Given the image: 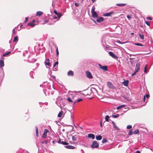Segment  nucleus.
I'll return each mask as SVG.
<instances>
[{
    "mask_svg": "<svg viewBox=\"0 0 153 153\" xmlns=\"http://www.w3.org/2000/svg\"><path fill=\"white\" fill-rule=\"evenodd\" d=\"M112 123L115 129H116L117 130H120V129L116 125L115 123L114 122V121H113L112 122Z\"/></svg>",
    "mask_w": 153,
    "mask_h": 153,
    "instance_id": "15",
    "label": "nucleus"
},
{
    "mask_svg": "<svg viewBox=\"0 0 153 153\" xmlns=\"http://www.w3.org/2000/svg\"><path fill=\"white\" fill-rule=\"evenodd\" d=\"M36 136L37 137H38L39 136V131H38V129L37 127H36Z\"/></svg>",
    "mask_w": 153,
    "mask_h": 153,
    "instance_id": "25",
    "label": "nucleus"
},
{
    "mask_svg": "<svg viewBox=\"0 0 153 153\" xmlns=\"http://www.w3.org/2000/svg\"><path fill=\"white\" fill-rule=\"evenodd\" d=\"M147 19L149 20H151L152 19V18L150 17H148L147 18Z\"/></svg>",
    "mask_w": 153,
    "mask_h": 153,
    "instance_id": "48",
    "label": "nucleus"
},
{
    "mask_svg": "<svg viewBox=\"0 0 153 153\" xmlns=\"http://www.w3.org/2000/svg\"><path fill=\"white\" fill-rule=\"evenodd\" d=\"M92 14V16L94 18H97L98 16L97 14V13L96 12H91Z\"/></svg>",
    "mask_w": 153,
    "mask_h": 153,
    "instance_id": "16",
    "label": "nucleus"
},
{
    "mask_svg": "<svg viewBox=\"0 0 153 153\" xmlns=\"http://www.w3.org/2000/svg\"><path fill=\"white\" fill-rule=\"evenodd\" d=\"M99 145L97 141H94L92 142L91 146L93 148H97L99 147Z\"/></svg>",
    "mask_w": 153,
    "mask_h": 153,
    "instance_id": "2",
    "label": "nucleus"
},
{
    "mask_svg": "<svg viewBox=\"0 0 153 153\" xmlns=\"http://www.w3.org/2000/svg\"><path fill=\"white\" fill-rule=\"evenodd\" d=\"M56 65H55V64L54 65H53V67H55Z\"/></svg>",
    "mask_w": 153,
    "mask_h": 153,
    "instance_id": "62",
    "label": "nucleus"
},
{
    "mask_svg": "<svg viewBox=\"0 0 153 153\" xmlns=\"http://www.w3.org/2000/svg\"><path fill=\"white\" fill-rule=\"evenodd\" d=\"M86 74L87 77L89 78H91L93 77L91 73L89 71H87L86 72Z\"/></svg>",
    "mask_w": 153,
    "mask_h": 153,
    "instance_id": "9",
    "label": "nucleus"
},
{
    "mask_svg": "<svg viewBox=\"0 0 153 153\" xmlns=\"http://www.w3.org/2000/svg\"><path fill=\"white\" fill-rule=\"evenodd\" d=\"M58 143H59V144H62L64 145H68L69 143H68L63 141H61V139L59 138V140L58 141Z\"/></svg>",
    "mask_w": 153,
    "mask_h": 153,
    "instance_id": "7",
    "label": "nucleus"
},
{
    "mask_svg": "<svg viewBox=\"0 0 153 153\" xmlns=\"http://www.w3.org/2000/svg\"><path fill=\"white\" fill-rule=\"evenodd\" d=\"M125 106V105H122L120 106H119L117 107V110H119L122 107H123Z\"/></svg>",
    "mask_w": 153,
    "mask_h": 153,
    "instance_id": "26",
    "label": "nucleus"
},
{
    "mask_svg": "<svg viewBox=\"0 0 153 153\" xmlns=\"http://www.w3.org/2000/svg\"><path fill=\"white\" fill-rule=\"evenodd\" d=\"M18 40V37L17 36H16L14 37V39L13 40V42H15L16 41H17Z\"/></svg>",
    "mask_w": 153,
    "mask_h": 153,
    "instance_id": "34",
    "label": "nucleus"
},
{
    "mask_svg": "<svg viewBox=\"0 0 153 153\" xmlns=\"http://www.w3.org/2000/svg\"><path fill=\"white\" fill-rule=\"evenodd\" d=\"M71 98V97H70L67 98V100L68 101L73 103V101H72V99Z\"/></svg>",
    "mask_w": 153,
    "mask_h": 153,
    "instance_id": "29",
    "label": "nucleus"
},
{
    "mask_svg": "<svg viewBox=\"0 0 153 153\" xmlns=\"http://www.w3.org/2000/svg\"><path fill=\"white\" fill-rule=\"evenodd\" d=\"M95 10V7H93L92 9L91 10V12H93L94 11V10Z\"/></svg>",
    "mask_w": 153,
    "mask_h": 153,
    "instance_id": "41",
    "label": "nucleus"
},
{
    "mask_svg": "<svg viewBox=\"0 0 153 153\" xmlns=\"http://www.w3.org/2000/svg\"><path fill=\"white\" fill-rule=\"evenodd\" d=\"M49 61V59H47L45 62V65L49 66L50 64V63Z\"/></svg>",
    "mask_w": 153,
    "mask_h": 153,
    "instance_id": "18",
    "label": "nucleus"
},
{
    "mask_svg": "<svg viewBox=\"0 0 153 153\" xmlns=\"http://www.w3.org/2000/svg\"><path fill=\"white\" fill-rule=\"evenodd\" d=\"M75 5L76 7H78L79 5V3H75Z\"/></svg>",
    "mask_w": 153,
    "mask_h": 153,
    "instance_id": "46",
    "label": "nucleus"
},
{
    "mask_svg": "<svg viewBox=\"0 0 153 153\" xmlns=\"http://www.w3.org/2000/svg\"><path fill=\"white\" fill-rule=\"evenodd\" d=\"M144 72L146 73L147 72V66L146 65L144 67Z\"/></svg>",
    "mask_w": 153,
    "mask_h": 153,
    "instance_id": "43",
    "label": "nucleus"
},
{
    "mask_svg": "<svg viewBox=\"0 0 153 153\" xmlns=\"http://www.w3.org/2000/svg\"><path fill=\"white\" fill-rule=\"evenodd\" d=\"M28 20V17L26 18L25 20V22H26Z\"/></svg>",
    "mask_w": 153,
    "mask_h": 153,
    "instance_id": "52",
    "label": "nucleus"
},
{
    "mask_svg": "<svg viewBox=\"0 0 153 153\" xmlns=\"http://www.w3.org/2000/svg\"><path fill=\"white\" fill-rule=\"evenodd\" d=\"M58 64V62H56L55 63V65H56Z\"/></svg>",
    "mask_w": 153,
    "mask_h": 153,
    "instance_id": "56",
    "label": "nucleus"
},
{
    "mask_svg": "<svg viewBox=\"0 0 153 153\" xmlns=\"http://www.w3.org/2000/svg\"><path fill=\"white\" fill-rule=\"evenodd\" d=\"M88 137L89 138H91L92 139L95 138V135L92 134H88Z\"/></svg>",
    "mask_w": 153,
    "mask_h": 153,
    "instance_id": "13",
    "label": "nucleus"
},
{
    "mask_svg": "<svg viewBox=\"0 0 153 153\" xmlns=\"http://www.w3.org/2000/svg\"><path fill=\"white\" fill-rule=\"evenodd\" d=\"M99 67L100 68L104 71H107V66H102L100 64H99Z\"/></svg>",
    "mask_w": 153,
    "mask_h": 153,
    "instance_id": "5",
    "label": "nucleus"
},
{
    "mask_svg": "<svg viewBox=\"0 0 153 153\" xmlns=\"http://www.w3.org/2000/svg\"><path fill=\"white\" fill-rule=\"evenodd\" d=\"M145 96V97H146L147 98H148L149 97V94H146Z\"/></svg>",
    "mask_w": 153,
    "mask_h": 153,
    "instance_id": "47",
    "label": "nucleus"
},
{
    "mask_svg": "<svg viewBox=\"0 0 153 153\" xmlns=\"http://www.w3.org/2000/svg\"><path fill=\"white\" fill-rule=\"evenodd\" d=\"M35 22V20H33V21H32V22L33 23V24Z\"/></svg>",
    "mask_w": 153,
    "mask_h": 153,
    "instance_id": "60",
    "label": "nucleus"
},
{
    "mask_svg": "<svg viewBox=\"0 0 153 153\" xmlns=\"http://www.w3.org/2000/svg\"><path fill=\"white\" fill-rule=\"evenodd\" d=\"M52 143H55V141H52Z\"/></svg>",
    "mask_w": 153,
    "mask_h": 153,
    "instance_id": "61",
    "label": "nucleus"
},
{
    "mask_svg": "<svg viewBox=\"0 0 153 153\" xmlns=\"http://www.w3.org/2000/svg\"><path fill=\"white\" fill-rule=\"evenodd\" d=\"M46 23H47L48 22V21L47 20H45L44 21Z\"/></svg>",
    "mask_w": 153,
    "mask_h": 153,
    "instance_id": "58",
    "label": "nucleus"
},
{
    "mask_svg": "<svg viewBox=\"0 0 153 153\" xmlns=\"http://www.w3.org/2000/svg\"><path fill=\"white\" fill-rule=\"evenodd\" d=\"M132 128L131 126L130 125L127 126V128L128 129H130V128Z\"/></svg>",
    "mask_w": 153,
    "mask_h": 153,
    "instance_id": "40",
    "label": "nucleus"
},
{
    "mask_svg": "<svg viewBox=\"0 0 153 153\" xmlns=\"http://www.w3.org/2000/svg\"><path fill=\"white\" fill-rule=\"evenodd\" d=\"M139 36L141 39H144V36L141 33H139Z\"/></svg>",
    "mask_w": 153,
    "mask_h": 153,
    "instance_id": "24",
    "label": "nucleus"
},
{
    "mask_svg": "<svg viewBox=\"0 0 153 153\" xmlns=\"http://www.w3.org/2000/svg\"><path fill=\"white\" fill-rule=\"evenodd\" d=\"M108 141L106 139L103 138L102 140V143H104L105 142H106Z\"/></svg>",
    "mask_w": 153,
    "mask_h": 153,
    "instance_id": "33",
    "label": "nucleus"
},
{
    "mask_svg": "<svg viewBox=\"0 0 153 153\" xmlns=\"http://www.w3.org/2000/svg\"><path fill=\"white\" fill-rule=\"evenodd\" d=\"M133 134V132L132 130V129L130 130L129 133V135H131Z\"/></svg>",
    "mask_w": 153,
    "mask_h": 153,
    "instance_id": "36",
    "label": "nucleus"
},
{
    "mask_svg": "<svg viewBox=\"0 0 153 153\" xmlns=\"http://www.w3.org/2000/svg\"><path fill=\"white\" fill-rule=\"evenodd\" d=\"M145 22L146 23V24L148 26H150V23L149 22L146 21H145Z\"/></svg>",
    "mask_w": 153,
    "mask_h": 153,
    "instance_id": "37",
    "label": "nucleus"
},
{
    "mask_svg": "<svg viewBox=\"0 0 153 153\" xmlns=\"http://www.w3.org/2000/svg\"><path fill=\"white\" fill-rule=\"evenodd\" d=\"M53 19H57V17L56 16H54L53 17Z\"/></svg>",
    "mask_w": 153,
    "mask_h": 153,
    "instance_id": "55",
    "label": "nucleus"
},
{
    "mask_svg": "<svg viewBox=\"0 0 153 153\" xmlns=\"http://www.w3.org/2000/svg\"><path fill=\"white\" fill-rule=\"evenodd\" d=\"M134 34V33H131V34Z\"/></svg>",
    "mask_w": 153,
    "mask_h": 153,
    "instance_id": "64",
    "label": "nucleus"
},
{
    "mask_svg": "<svg viewBox=\"0 0 153 153\" xmlns=\"http://www.w3.org/2000/svg\"><path fill=\"white\" fill-rule=\"evenodd\" d=\"M143 99V100H144V102H145V96H144Z\"/></svg>",
    "mask_w": 153,
    "mask_h": 153,
    "instance_id": "57",
    "label": "nucleus"
},
{
    "mask_svg": "<svg viewBox=\"0 0 153 153\" xmlns=\"http://www.w3.org/2000/svg\"><path fill=\"white\" fill-rule=\"evenodd\" d=\"M93 90H94V91H96V89L94 88H91V91H93Z\"/></svg>",
    "mask_w": 153,
    "mask_h": 153,
    "instance_id": "50",
    "label": "nucleus"
},
{
    "mask_svg": "<svg viewBox=\"0 0 153 153\" xmlns=\"http://www.w3.org/2000/svg\"><path fill=\"white\" fill-rule=\"evenodd\" d=\"M11 53V52L10 51H8L5 53H4L3 55V56H5L7 55H8L9 54Z\"/></svg>",
    "mask_w": 153,
    "mask_h": 153,
    "instance_id": "27",
    "label": "nucleus"
},
{
    "mask_svg": "<svg viewBox=\"0 0 153 153\" xmlns=\"http://www.w3.org/2000/svg\"><path fill=\"white\" fill-rule=\"evenodd\" d=\"M54 13L56 15H58V13L57 12V11L56 10H54L53 11Z\"/></svg>",
    "mask_w": 153,
    "mask_h": 153,
    "instance_id": "42",
    "label": "nucleus"
},
{
    "mask_svg": "<svg viewBox=\"0 0 153 153\" xmlns=\"http://www.w3.org/2000/svg\"><path fill=\"white\" fill-rule=\"evenodd\" d=\"M12 32L14 34H16V33H15V30L14 29H13V30H12Z\"/></svg>",
    "mask_w": 153,
    "mask_h": 153,
    "instance_id": "53",
    "label": "nucleus"
},
{
    "mask_svg": "<svg viewBox=\"0 0 153 153\" xmlns=\"http://www.w3.org/2000/svg\"><path fill=\"white\" fill-rule=\"evenodd\" d=\"M48 132H49L48 130L47 129H45L42 135V137L43 138H46L47 136V134Z\"/></svg>",
    "mask_w": 153,
    "mask_h": 153,
    "instance_id": "8",
    "label": "nucleus"
},
{
    "mask_svg": "<svg viewBox=\"0 0 153 153\" xmlns=\"http://www.w3.org/2000/svg\"><path fill=\"white\" fill-rule=\"evenodd\" d=\"M129 81L128 80H126L123 82V85L126 86L128 85Z\"/></svg>",
    "mask_w": 153,
    "mask_h": 153,
    "instance_id": "17",
    "label": "nucleus"
},
{
    "mask_svg": "<svg viewBox=\"0 0 153 153\" xmlns=\"http://www.w3.org/2000/svg\"><path fill=\"white\" fill-rule=\"evenodd\" d=\"M56 53L57 56H58L59 55V51H58V48L57 47L56 48Z\"/></svg>",
    "mask_w": 153,
    "mask_h": 153,
    "instance_id": "38",
    "label": "nucleus"
},
{
    "mask_svg": "<svg viewBox=\"0 0 153 153\" xmlns=\"http://www.w3.org/2000/svg\"><path fill=\"white\" fill-rule=\"evenodd\" d=\"M43 13L42 12L40 11H37L36 12V16H41L42 15Z\"/></svg>",
    "mask_w": 153,
    "mask_h": 153,
    "instance_id": "20",
    "label": "nucleus"
},
{
    "mask_svg": "<svg viewBox=\"0 0 153 153\" xmlns=\"http://www.w3.org/2000/svg\"><path fill=\"white\" fill-rule=\"evenodd\" d=\"M48 142V140H45L43 142H42L41 143L42 144H44V143H45V144H47Z\"/></svg>",
    "mask_w": 153,
    "mask_h": 153,
    "instance_id": "45",
    "label": "nucleus"
},
{
    "mask_svg": "<svg viewBox=\"0 0 153 153\" xmlns=\"http://www.w3.org/2000/svg\"><path fill=\"white\" fill-rule=\"evenodd\" d=\"M107 86L110 89H114L115 88V86L110 82H108Z\"/></svg>",
    "mask_w": 153,
    "mask_h": 153,
    "instance_id": "3",
    "label": "nucleus"
},
{
    "mask_svg": "<svg viewBox=\"0 0 153 153\" xmlns=\"http://www.w3.org/2000/svg\"><path fill=\"white\" fill-rule=\"evenodd\" d=\"M65 147L67 149H74L75 148V147L71 145H68L65 146Z\"/></svg>",
    "mask_w": 153,
    "mask_h": 153,
    "instance_id": "14",
    "label": "nucleus"
},
{
    "mask_svg": "<svg viewBox=\"0 0 153 153\" xmlns=\"http://www.w3.org/2000/svg\"><path fill=\"white\" fill-rule=\"evenodd\" d=\"M109 117L108 115H106L105 116V120L106 121H108V119L109 118Z\"/></svg>",
    "mask_w": 153,
    "mask_h": 153,
    "instance_id": "32",
    "label": "nucleus"
},
{
    "mask_svg": "<svg viewBox=\"0 0 153 153\" xmlns=\"http://www.w3.org/2000/svg\"><path fill=\"white\" fill-rule=\"evenodd\" d=\"M114 13L113 12H111L109 13H106L103 14V16H110L112 14Z\"/></svg>",
    "mask_w": 153,
    "mask_h": 153,
    "instance_id": "10",
    "label": "nucleus"
},
{
    "mask_svg": "<svg viewBox=\"0 0 153 153\" xmlns=\"http://www.w3.org/2000/svg\"><path fill=\"white\" fill-rule=\"evenodd\" d=\"M3 58L0 60V67L1 68L4 66V63Z\"/></svg>",
    "mask_w": 153,
    "mask_h": 153,
    "instance_id": "11",
    "label": "nucleus"
},
{
    "mask_svg": "<svg viewBox=\"0 0 153 153\" xmlns=\"http://www.w3.org/2000/svg\"><path fill=\"white\" fill-rule=\"evenodd\" d=\"M27 25L28 26H31L32 27H34L35 25L34 24H33V23L32 22L28 23L27 24Z\"/></svg>",
    "mask_w": 153,
    "mask_h": 153,
    "instance_id": "28",
    "label": "nucleus"
},
{
    "mask_svg": "<svg viewBox=\"0 0 153 153\" xmlns=\"http://www.w3.org/2000/svg\"><path fill=\"white\" fill-rule=\"evenodd\" d=\"M63 112L62 111H60L58 115V117H61L63 114Z\"/></svg>",
    "mask_w": 153,
    "mask_h": 153,
    "instance_id": "21",
    "label": "nucleus"
},
{
    "mask_svg": "<svg viewBox=\"0 0 153 153\" xmlns=\"http://www.w3.org/2000/svg\"><path fill=\"white\" fill-rule=\"evenodd\" d=\"M91 1H93V2L94 1H95V0H91Z\"/></svg>",
    "mask_w": 153,
    "mask_h": 153,
    "instance_id": "63",
    "label": "nucleus"
},
{
    "mask_svg": "<svg viewBox=\"0 0 153 153\" xmlns=\"http://www.w3.org/2000/svg\"><path fill=\"white\" fill-rule=\"evenodd\" d=\"M82 100L81 99H80L79 100H76V102H79L81 101H82Z\"/></svg>",
    "mask_w": 153,
    "mask_h": 153,
    "instance_id": "49",
    "label": "nucleus"
},
{
    "mask_svg": "<svg viewBox=\"0 0 153 153\" xmlns=\"http://www.w3.org/2000/svg\"><path fill=\"white\" fill-rule=\"evenodd\" d=\"M102 139V137L100 135H99L96 137V139L97 140H100Z\"/></svg>",
    "mask_w": 153,
    "mask_h": 153,
    "instance_id": "22",
    "label": "nucleus"
},
{
    "mask_svg": "<svg viewBox=\"0 0 153 153\" xmlns=\"http://www.w3.org/2000/svg\"><path fill=\"white\" fill-rule=\"evenodd\" d=\"M135 45L137 46H143V45L142 44H140V43H135Z\"/></svg>",
    "mask_w": 153,
    "mask_h": 153,
    "instance_id": "35",
    "label": "nucleus"
},
{
    "mask_svg": "<svg viewBox=\"0 0 153 153\" xmlns=\"http://www.w3.org/2000/svg\"><path fill=\"white\" fill-rule=\"evenodd\" d=\"M68 76H73L74 75V73L72 71H70L68 72Z\"/></svg>",
    "mask_w": 153,
    "mask_h": 153,
    "instance_id": "19",
    "label": "nucleus"
},
{
    "mask_svg": "<svg viewBox=\"0 0 153 153\" xmlns=\"http://www.w3.org/2000/svg\"><path fill=\"white\" fill-rule=\"evenodd\" d=\"M127 18L128 19H130L131 18V17L130 16H129V15H128L127 16Z\"/></svg>",
    "mask_w": 153,
    "mask_h": 153,
    "instance_id": "51",
    "label": "nucleus"
},
{
    "mask_svg": "<svg viewBox=\"0 0 153 153\" xmlns=\"http://www.w3.org/2000/svg\"><path fill=\"white\" fill-rule=\"evenodd\" d=\"M100 125L101 127H102V123L101 122L100 123Z\"/></svg>",
    "mask_w": 153,
    "mask_h": 153,
    "instance_id": "59",
    "label": "nucleus"
},
{
    "mask_svg": "<svg viewBox=\"0 0 153 153\" xmlns=\"http://www.w3.org/2000/svg\"><path fill=\"white\" fill-rule=\"evenodd\" d=\"M136 153H141L140 152L139 150H137L136 152Z\"/></svg>",
    "mask_w": 153,
    "mask_h": 153,
    "instance_id": "54",
    "label": "nucleus"
},
{
    "mask_svg": "<svg viewBox=\"0 0 153 153\" xmlns=\"http://www.w3.org/2000/svg\"><path fill=\"white\" fill-rule=\"evenodd\" d=\"M62 14L61 13H58V15L57 16H58V17L59 18H60L62 16Z\"/></svg>",
    "mask_w": 153,
    "mask_h": 153,
    "instance_id": "39",
    "label": "nucleus"
},
{
    "mask_svg": "<svg viewBox=\"0 0 153 153\" xmlns=\"http://www.w3.org/2000/svg\"><path fill=\"white\" fill-rule=\"evenodd\" d=\"M104 20V19L103 17H99L98 18V19H97V21L99 22L100 23Z\"/></svg>",
    "mask_w": 153,
    "mask_h": 153,
    "instance_id": "12",
    "label": "nucleus"
},
{
    "mask_svg": "<svg viewBox=\"0 0 153 153\" xmlns=\"http://www.w3.org/2000/svg\"><path fill=\"white\" fill-rule=\"evenodd\" d=\"M140 69V64L139 63H137L136 64V67L135 68V71L132 74L131 76H133L135 75L136 73L138 72Z\"/></svg>",
    "mask_w": 153,
    "mask_h": 153,
    "instance_id": "1",
    "label": "nucleus"
},
{
    "mask_svg": "<svg viewBox=\"0 0 153 153\" xmlns=\"http://www.w3.org/2000/svg\"><path fill=\"white\" fill-rule=\"evenodd\" d=\"M119 116V114H117L116 115H113V117H114V118H116L117 117Z\"/></svg>",
    "mask_w": 153,
    "mask_h": 153,
    "instance_id": "44",
    "label": "nucleus"
},
{
    "mask_svg": "<svg viewBox=\"0 0 153 153\" xmlns=\"http://www.w3.org/2000/svg\"><path fill=\"white\" fill-rule=\"evenodd\" d=\"M116 5L117 6L122 7L126 5V4H117Z\"/></svg>",
    "mask_w": 153,
    "mask_h": 153,
    "instance_id": "23",
    "label": "nucleus"
},
{
    "mask_svg": "<svg viewBox=\"0 0 153 153\" xmlns=\"http://www.w3.org/2000/svg\"><path fill=\"white\" fill-rule=\"evenodd\" d=\"M71 97V99L72 101H73V103L74 104H75V103L76 102V97L74 96L73 94L71 95V96L70 97Z\"/></svg>",
    "mask_w": 153,
    "mask_h": 153,
    "instance_id": "6",
    "label": "nucleus"
},
{
    "mask_svg": "<svg viewBox=\"0 0 153 153\" xmlns=\"http://www.w3.org/2000/svg\"><path fill=\"white\" fill-rule=\"evenodd\" d=\"M109 55L113 58L116 59H118V58L117 56L112 52L109 51Z\"/></svg>",
    "mask_w": 153,
    "mask_h": 153,
    "instance_id": "4",
    "label": "nucleus"
},
{
    "mask_svg": "<svg viewBox=\"0 0 153 153\" xmlns=\"http://www.w3.org/2000/svg\"><path fill=\"white\" fill-rule=\"evenodd\" d=\"M139 131L138 129H136L133 132V134H137L139 133Z\"/></svg>",
    "mask_w": 153,
    "mask_h": 153,
    "instance_id": "31",
    "label": "nucleus"
},
{
    "mask_svg": "<svg viewBox=\"0 0 153 153\" xmlns=\"http://www.w3.org/2000/svg\"><path fill=\"white\" fill-rule=\"evenodd\" d=\"M72 139L73 141H76L77 139V137L75 136H73L72 137Z\"/></svg>",
    "mask_w": 153,
    "mask_h": 153,
    "instance_id": "30",
    "label": "nucleus"
}]
</instances>
